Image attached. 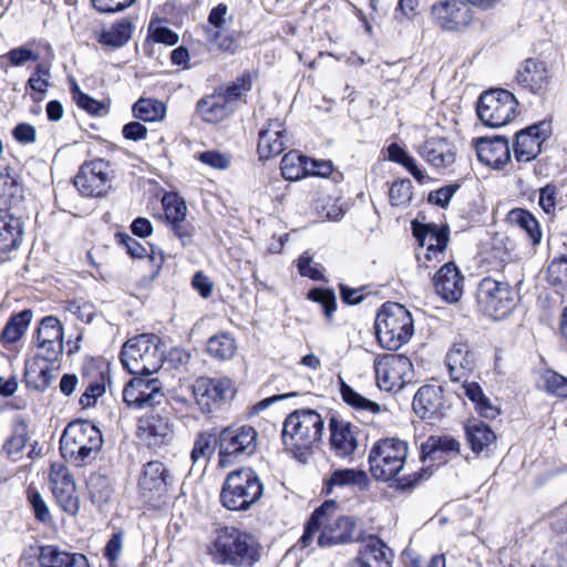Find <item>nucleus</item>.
Returning <instances> with one entry per match:
<instances>
[{
	"mask_svg": "<svg viewBox=\"0 0 567 567\" xmlns=\"http://www.w3.org/2000/svg\"><path fill=\"white\" fill-rule=\"evenodd\" d=\"M303 165L306 176L328 177L333 171V166L330 161L316 159L308 156Z\"/></svg>",
	"mask_w": 567,
	"mask_h": 567,
	"instance_id": "obj_64",
	"label": "nucleus"
},
{
	"mask_svg": "<svg viewBox=\"0 0 567 567\" xmlns=\"http://www.w3.org/2000/svg\"><path fill=\"white\" fill-rule=\"evenodd\" d=\"M218 463L229 466L237 458L251 456L258 445V433L248 424H233L221 429L217 434Z\"/></svg>",
	"mask_w": 567,
	"mask_h": 567,
	"instance_id": "obj_8",
	"label": "nucleus"
},
{
	"mask_svg": "<svg viewBox=\"0 0 567 567\" xmlns=\"http://www.w3.org/2000/svg\"><path fill=\"white\" fill-rule=\"evenodd\" d=\"M458 183H453L431 190L427 195V202L441 208H447L454 194L460 189Z\"/></svg>",
	"mask_w": 567,
	"mask_h": 567,
	"instance_id": "obj_59",
	"label": "nucleus"
},
{
	"mask_svg": "<svg viewBox=\"0 0 567 567\" xmlns=\"http://www.w3.org/2000/svg\"><path fill=\"white\" fill-rule=\"evenodd\" d=\"M339 392L344 403L361 412L378 414L381 412L379 403L363 396L350 386L342 378H339Z\"/></svg>",
	"mask_w": 567,
	"mask_h": 567,
	"instance_id": "obj_38",
	"label": "nucleus"
},
{
	"mask_svg": "<svg viewBox=\"0 0 567 567\" xmlns=\"http://www.w3.org/2000/svg\"><path fill=\"white\" fill-rule=\"evenodd\" d=\"M28 501L32 507L34 517L37 520L48 524L52 520V516L50 514L49 507L44 502L40 492L34 487L28 488Z\"/></svg>",
	"mask_w": 567,
	"mask_h": 567,
	"instance_id": "obj_56",
	"label": "nucleus"
},
{
	"mask_svg": "<svg viewBox=\"0 0 567 567\" xmlns=\"http://www.w3.org/2000/svg\"><path fill=\"white\" fill-rule=\"evenodd\" d=\"M553 134L551 120H543L538 123H534L526 128L519 130L515 134V142H525V138L536 140L538 142H546Z\"/></svg>",
	"mask_w": 567,
	"mask_h": 567,
	"instance_id": "obj_49",
	"label": "nucleus"
},
{
	"mask_svg": "<svg viewBox=\"0 0 567 567\" xmlns=\"http://www.w3.org/2000/svg\"><path fill=\"white\" fill-rule=\"evenodd\" d=\"M206 350L212 358L224 361L234 357L237 343L230 333L220 332L208 339Z\"/></svg>",
	"mask_w": 567,
	"mask_h": 567,
	"instance_id": "obj_40",
	"label": "nucleus"
},
{
	"mask_svg": "<svg viewBox=\"0 0 567 567\" xmlns=\"http://www.w3.org/2000/svg\"><path fill=\"white\" fill-rule=\"evenodd\" d=\"M195 157L203 164L215 169H227L231 163V155L229 153H221L217 150H209L197 153Z\"/></svg>",
	"mask_w": 567,
	"mask_h": 567,
	"instance_id": "obj_54",
	"label": "nucleus"
},
{
	"mask_svg": "<svg viewBox=\"0 0 567 567\" xmlns=\"http://www.w3.org/2000/svg\"><path fill=\"white\" fill-rule=\"evenodd\" d=\"M252 89V78L249 72H245L233 82L218 86L216 90L225 97L224 100L235 112L239 102H245V96Z\"/></svg>",
	"mask_w": 567,
	"mask_h": 567,
	"instance_id": "obj_31",
	"label": "nucleus"
},
{
	"mask_svg": "<svg viewBox=\"0 0 567 567\" xmlns=\"http://www.w3.org/2000/svg\"><path fill=\"white\" fill-rule=\"evenodd\" d=\"M206 35L209 43L215 44L219 50L234 54L237 50V43L231 35H223L221 31L206 28Z\"/></svg>",
	"mask_w": 567,
	"mask_h": 567,
	"instance_id": "obj_60",
	"label": "nucleus"
},
{
	"mask_svg": "<svg viewBox=\"0 0 567 567\" xmlns=\"http://www.w3.org/2000/svg\"><path fill=\"white\" fill-rule=\"evenodd\" d=\"M4 56L10 66H21L28 62H35L40 58L39 53L32 49L31 44L11 49Z\"/></svg>",
	"mask_w": 567,
	"mask_h": 567,
	"instance_id": "obj_55",
	"label": "nucleus"
},
{
	"mask_svg": "<svg viewBox=\"0 0 567 567\" xmlns=\"http://www.w3.org/2000/svg\"><path fill=\"white\" fill-rule=\"evenodd\" d=\"M368 474L363 470L357 468H339L331 473L330 477L324 482V492L330 494L336 486H358L365 489L369 486Z\"/></svg>",
	"mask_w": 567,
	"mask_h": 567,
	"instance_id": "obj_28",
	"label": "nucleus"
},
{
	"mask_svg": "<svg viewBox=\"0 0 567 567\" xmlns=\"http://www.w3.org/2000/svg\"><path fill=\"white\" fill-rule=\"evenodd\" d=\"M162 205L167 225L186 219L187 207L183 197L175 193H167L163 196Z\"/></svg>",
	"mask_w": 567,
	"mask_h": 567,
	"instance_id": "obj_46",
	"label": "nucleus"
},
{
	"mask_svg": "<svg viewBox=\"0 0 567 567\" xmlns=\"http://www.w3.org/2000/svg\"><path fill=\"white\" fill-rule=\"evenodd\" d=\"M324 421L312 409L296 410L286 417L281 439L288 450H310L321 441Z\"/></svg>",
	"mask_w": 567,
	"mask_h": 567,
	"instance_id": "obj_6",
	"label": "nucleus"
},
{
	"mask_svg": "<svg viewBox=\"0 0 567 567\" xmlns=\"http://www.w3.org/2000/svg\"><path fill=\"white\" fill-rule=\"evenodd\" d=\"M28 440V424L21 417H16L11 426V434L2 445V450L12 462H17L23 457Z\"/></svg>",
	"mask_w": 567,
	"mask_h": 567,
	"instance_id": "obj_30",
	"label": "nucleus"
},
{
	"mask_svg": "<svg viewBox=\"0 0 567 567\" xmlns=\"http://www.w3.org/2000/svg\"><path fill=\"white\" fill-rule=\"evenodd\" d=\"M172 484L173 477L164 463L150 461L143 466L138 478V487L144 496L150 494L152 497H161Z\"/></svg>",
	"mask_w": 567,
	"mask_h": 567,
	"instance_id": "obj_20",
	"label": "nucleus"
},
{
	"mask_svg": "<svg viewBox=\"0 0 567 567\" xmlns=\"http://www.w3.org/2000/svg\"><path fill=\"white\" fill-rule=\"evenodd\" d=\"M412 182L409 178L395 181L389 189V198L392 206H404L412 199Z\"/></svg>",
	"mask_w": 567,
	"mask_h": 567,
	"instance_id": "obj_52",
	"label": "nucleus"
},
{
	"mask_svg": "<svg viewBox=\"0 0 567 567\" xmlns=\"http://www.w3.org/2000/svg\"><path fill=\"white\" fill-rule=\"evenodd\" d=\"M355 427L348 421L332 415L329 420L330 449L336 456L341 458L352 457L358 449Z\"/></svg>",
	"mask_w": 567,
	"mask_h": 567,
	"instance_id": "obj_21",
	"label": "nucleus"
},
{
	"mask_svg": "<svg viewBox=\"0 0 567 567\" xmlns=\"http://www.w3.org/2000/svg\"><path fill=\"white\" fill-rule=\"evenodd\" d=\"M166 106L163 102L154 99H140L133 105L134 116L144 122H156L164 118Z\"/></svg>",
	"mask_w": 567,
	"mask_h": 567,
	"instance_id": "obj_42",
	"label": "nucleus"
},
{
	"mask_svg": "<svg viewBox=\"0 0 567 567\" xmlns=\"http://www.w3.org/2000/svg\"><path fill=\"white\" fill-rule=\"evenodd\" d=\"M41 361L43 360L38 354L25 363L24 370V382L27 386L38 392H44L52 384L54 379L52 369L47 363L42 365Z\"/></svg>",
	"mask_w": 567,
	"mask_h": 567,
	"instance_id": "obj_26",
	"label": "nucleus"
},
{
	"mask_svg": "<svg viewBox=\"0 0 567 567\" xmlns=\"http://www.w3.org/2000/svg\"><path fill=\"white\" fill-rule=\"evenodd\" d=\"M433 23L444 31H460L473 21V11L462 0H437L430 9Z\"/></svg>",
	"mask_w": 567,
	"mask_h": 567,
	"instance_id": "obj_12",
	"label": "nucleus"
},
{
	"mask_svg": "<svg viewBox=\"0 0 567 567\" xmlns=\"http://www.w3.org/2000/svg\"><path fill=\"white\" fill-rule=\"evenodd\" d=\"M336 508V501H324L319 507H317L312 512L305 527L317 534L320 527L329 520V513L334 512Z\"/></svg>",
	"mask_w": 567,
	"mask_h": 567,
	"instance_id": "obj_53",
	"label": "nucleus"
},
{
	"mask_svg": "<svg viewBox=\"0 0 567 567\" xmlns=\"http://www.w3.org/2000/svg\"><path fill=\"white\" fill-rule=\"evenodd\" d=\"M476 357L467 343H455L446 354V364L457 367L464 372H472L475 368Z\"/></svg>",
	"mask_w": 567,
	"mask_h": 567,
	"instance_id": "obj_43",
	"label": "nucleus"
},
{
	"mask_svg": "<svg viewBox=\"0 0 567 567\" xmlns=\"http://www.w3.org/2000/svg\"><path fill=\"white\" fill-rule=\"evenodd\" d=\"M466 439L471 450L480 454L496 441V434L489 425L482 421H474L465 426Z\"/></svg>",
	"mask_w": 567,
	"mask_h": 567,
	"instance_id": "obj_33",
	"label": "nucleus"
},
{
	"mask_svg": "<svg viewBox=\"0 0 567 567\" xmlns=\"http://www.w3.org/2000/svg\"><path fill=\"white\" fill-rule=\"evenodd\" d=\"M393 558L392 549L381 538L372 536L367 540L355 559L364 560L368 566H371V560H374L378 564L384 565V567H391Z\"/></svg>",
	"mask_w": 567,
	"mask_h": 567,
	"instance_id": "obj_35",
	"label": "nucleus"
},
{
	"mask_svg": "<svg viewBox=\"0 0 567 567\" xmlns=\"http://www.w3.org/2000/svg\"><path fill=\"white\" fill-rule=\"evenodd\" d=\"M76 488L52 487V493L61 509L71 516H75L80 511V501L75 494Z\"/></svg>",
	"mask_w": 567,
	"mask_h": 567,
	"instance_id": "obj_51",
	"label": "nucleus"
},
{
	"mask_svg": "<svg viewBox=\"0 0 567 567\" xmlns=\"http://www.w3.org/2000/svg\"><path fill=\"white\" fill-rule=\"evenodd\" d=\"M312 257L308 252H303L297 260V268L302 277H308L312 280L326 281V278L318 266H312Z\"/></svg>",
	"mask_w": 567,
	"mask_h": 567,
	"instance_id": "obj_63",
	"label": "nucleus"
},
{
	"mask_svg": "<svg viewBox=\"0 0 567 567\" xmlns=\"http://www.w3.org/2000/svg\"><path fill=\"white\" fill-rule=\"evenodd\" d=\"M518 102L513 93L504 89L484 92L477 102V115L491 127H499L513 120Z\"/></svg>",
	"mask_w": 567,
	"mask_h": 567,
	"instance_id": "obj_10",
	"label": "nucleus"
},
{
	"mask_svg": "<svg viewBox=\"0 0 567 567\" xmlns=\"http://www.w3.org/2000/svg\"><path fill=\"white\" fill-rule=\"evenodd\" d=\"M476 301L485 315L501 320L515 309L517 293L508 282L485 277L478 284Z\"/></svg>",
	"mask_w": 567,
	"mask_h": 567,
	"instance_id": "obj_9",
	"label": "nucleus"
},
{
	"mask_svg": "<svg viewBox=\"0 0 567 567\" xmlns=\"http://www.w3.org/2000/svg\"><path fill=\"white\" fill-rule=\"evenodd\" d=\"M136 434L148 447L158 449L173 439V424L166 413L147 412L138 417Z\"/></svg>",
	"mask_w": 567,
	"mask_h": 567,
	"instance_id": "obj_13",
	"label": "nucleus"
},
{
	"mask_svg": "<svg viewBox=\"0 0 567 567\" xmlns=\"http://www.w3.org/2000/svg\"><path fill=\"white\" fill-rule=\"evenodd\" d=\"M435 292L446 302L454 303L463 295L464 277L458 267L449 261L433 277Z\"/></svg>",
	"mask_w": 567,
	"mask_h": 567,
	"instance_id": "obj_19",
	"label": "nucleus"
},
{
	"mask_svg": "<svg viewBox=\"0 0 567 567\" xmlns=\"http://www.w3.org/2000/svg\"><path fill=\"white\" fill-rule=\"evenodd\" d=\"M133 24L127 19H122L113 23L109 29H104L99 42L111 48H121L131 39Z\"/></svg>",
	"mask_w": 567,
	"mask_h": 567,
	"instance_id": "obj_39",
	"label": "nucleus"
},
{
	"mask_svg": "<svg viewBox=\"0 0 567 567\" xmlns=\"http://www.w3.org/2000/svg\"><path fill=\"white\" fill-rule=\"evenodd\" d=\"M411 360L403 354H388L374 361L377 385L380 390L391 392L400 390L406 383L412 371Z\"/></svg>",
	"mask_w": 567,
	"mask_h": 567,
	"instance_id": "obj_11",
	"label": "nucleus"
},
{
	"mask_svg": "<svg viewBox=\"0 0 567 567\" xmlns=\"http://www.w3.org/2000/svg\"><path fill=\"white\" fill-rule=\"evenodd\" d=\"M412 231L419 246L424 248L429 246L430 251L435 256L443 255L449 241V227L437 226L434 223L412 221Z\"/></svg>",
	"mask_w": 567,
	"mask_h": 567,
	"instance_id": "obj_22",
	"label": "nucleus"
},
{
	"mask_svg": "<svg viewBox=\"0 0 567 567\" xmlns=\"http://www.w3.org/2000/svg\"><path fill=\"white\" fill-rule=\"evenodd\" d=\"M409 454L408 443L398 437L378 440L370 450V473L377 481L394 480L403 470Z\"/></svg>",
	"mask_w": 567,
	"mask_h": 567,
	"instance_id": "obj_7",
	"label": "nucleus"
},
{
	"mask_svg": "<svg viewBox=\"0 0 567 567\" xmlns=\"http://www.w3.org/2000/svg\"><path fill=\"white\" fill-rule=\"evenodd\" d=\"M506 220L523 230L532 246L540 244L543 234L539 223L530 212L524 208H514L507 214Z\"/></svg>",
	"mask_w": 567,
	"mask_h": 567,
	"instance_id": "obj_27",
	"label": "nucleus"
},
{
	"mask_svg": "<svg viewBox=\"0 0 567 567\" xmlns=\"http://www.w3.org/2000/svg\"><path fill=\"white\" fill-rule=\"evenodd\" d=\"M413 411L422 420L431 422L444 416L446 404L443 399V389L440 385H423L414 394Z\"/></svg>",
	"mask_w": 567,
	"mask_h": 567,
	"instance_id": "obj_18",
	"label": "nucleus"
},
{
	"mask_svg": "<svg viewBox=\"0 0 567 567\" xmlns=\"http://www.w3.org/2000/svg\"><path fill=\"white\" fill-rule=\"evenodd\" d=\"M458 441L451 435H431L421 444L420 457L422 461H441L445 454L457 452Z\"/></svg>",
	"mask_w": 567,
	"mask_h": 567,
	"instance_id": "obj_25",
	"label": "nucleus"
},
{
	"mask_svg": "<svg viewBox=\"0 0 567 567\" xmlns=\"http://www.w3.org/2000/svg\"><path fill=\"white\" fill-rule=\"evenodd\" d=\"M477 158L484 165L499 169L511 159L509 144H473Z\"/></svg>",
	"mask_w": 567,
	"mask_h": 567,
	"instance_id": "obj_32",
	"label": "nucleus"
},
{
	"mask_svg": "<svg viewBox=\"0 0 567 567\" xmlns=\"http://www.w3.org/2000/svg\"><path fill=\"white\" fill-rule=\"evenodd\" d=\"M161 339L154 333H142L128 339L122 347L120 359L125 370L134 375H151L163 364Z\"/></svg>",
	"mask_w": 567,
	"mask_h": 567,
	"instance_id": "obj_4",
	"label": "nucleus"
},
{
	"mask_svg": "<svg viewBox=\"0 0 567 567\" xmlns=\"http://www.w3.org/2000/svg\"><path fill=\"white\" fill-rule=\"evenodd\" d=\"M35 340L43 362L56 361L63 352V327L60 320L54 316L42 318L35 330Z\"/></svg>",
	"mask_w": 567,
	"mask_h": 567,
	"instance_id": "obj_15",
	"label": "nucleus"
},
{
	"mask_svg": "<svg viewBox=\"0 0 567 567\" xmlns=\"http://www.w3.org/2000/svg\"><path fill=\"white\" fill-rule=\"evenodd\" d=\"M206 553L213 563L231 567H252L261 558V547L255 536L234 526L216 528Z\"/></svg>",
	"mask_w": 567,
	"mask_h": 567,
	"instance_id": "obj_1",
	"label": "nucleus"
},
{
	"mask_svg": "<svg viewBox=\"0 0 567 567\" xmlns=\"http://www.w3.org/2000/svg\"><path fill=\"white\" fill-rule=\"evenodd\" d=\"M547 280L553 286L567 284V256H560L551 260L547 267Z\"/></svg>",
	"mask_w": 567,
	"mask_h": 567,
	"instance_id": "obj_57",
	"label": "nucleus"
},
{
	"mask_svg": "<svg viewBox=\"0 0 567 567\" xmlns=\"http://www.w3.org/2000/svg\"><path fill=\"white\" fill-rule=\"evenodd\" d=\"M192 390L203 413H210L216 404L225 402L234 394L233 383L228 378H198Z\"/></svg>",
	"mask_w": 567,
	"mask_h": 567,
	"instance_id": "obj_14",
	"label": "nucleus"
},
{
	"mask_svg": "<svg viewBox=\"0 0 567 567\" xmlns=\"http://www.w3.org/2000/svg\"><path fill=\"white\" fill-rule=\"evenodd\" d=\"M309 300L318 302L322 307L323 315L331 319L337 309V296L333 289L316 287L308 291Z\"/></svg>",
	"mask_w": 567,
	"mask_h": 567,
	"instance_id": "obj_50",
	"label": "nucleus"
},
{
	"mask_svg": "<svg viewBox=\"0 0 567 567\" xmlns=\"http://www.w3.org/2000/svg\"><path fill=\"white\" fill-rule=\"evenodd\" d=\"M138 379L141 380L142 385L140 386L142 409L146 406L154 408L156 405H159L162 401L165 399L161 381L156 378Z\"/></svg>",
	"mask_w": 567,
	"mask_h": 567,
	"instance_id": "obj_45",
	"label": "nucleus"
},
{
	"mask_svg": "<svg viewBox=\"0 0 567 567\" xmlns=\"http://www.w3.org/2000/svg\"><path fill=\"white\" fill-rule=\"evenodd\" d=\"M89 497L97 507L107 504L114 492L113 480L100 472L92 473L86 481Z\"/></svg>",
	"mask_w": 567,
	"mask_h": 567,
	"instance_id": "obj_34",
	"label": "nucleus"
},
{
	"mask_svg": "<svg viewBox=\"0 0 567 567\" xmlns=\"http://www.w3.org/2000/svg\"><path fill=\"white\" fill-rule=\"evenodd\" d=\"M264 493V484L250 467L230 472L221 486L220 503L228 511L245 512L257 503Z\"/></svg>",
	"mask_w": 567,
	"mask_h": 567,
	"instance_id": "obj_5",
	"label": "nucleus"
},
{
	"mask_svg": "<svg viewBox=\"0 0 567 567\" xmlns=\"http://www.w3.org/2000/svg\"><path fill=\"white\" fill-rule=\"evenodd\" d=\"M224 99L217 90L200 99L197 103L199 116L207 123H218L227 118L234 111Z\"/></svg>",
	"mask_w": 567,
	"mask_h": 567,
	"instance_id": "obj_24",
	"label": "nucleus"
},
{
	"mask_svg": "<svg viewBox=\"0 0 567 567\" xmlns=\"http://www.w3.org/2000/svg\"><path fill=\"white\" fill-rule=\"evenodd\" d=\"M102 444V433L93 422L75 420L62 432L60 453L65 461L82 466L95 458Z\"/></svg>",
	"mask_w": 567,
	"mask_h": 567,
	"instance_id": "obj_2",
	"label": "nucleus"
},
{
	"mask_svg": "<svg viewBox=\"0 0 567 567\" xmlns=\"http://www.w3.org/2000/svg\"><path fill=\"white\" fill-rule=\"evenodd\" d=\"M357 525L353 517L341 516L332 525L326 526L318 537L320 547L348 544L358 539Z\"/></svg>",
	"mask_w": 567,
	"mask_h": 567,
	"instance_id": "obj_23",
	"label": "nucleus"
},
{
	"mask_svg": "<svg viewBox=\"0 0 567 567\" xmlns=\"http://www.w3.org/2000/svg\"><path fill=\"white\" fill-rule=\"evenodd\" d=\"M217 434L208 432H202L197 435L194 442L193 450L190 452V458L193 463H197L199 460L207 462L217 450Z\"/></svg>",
	"mask_w": 567,
	"mask_h": 567,
	"instance_id": "obj_47",
	"label": "nucleus"
},
{
	"mask_svg": "<svg viewBox=\"0 0 567 567\" xmlns=\"http://www.w3.org/2000/svg\"><path fill=\"white\" fill-rule=\"evenodd\" d=\"M24 200V187L18 175H12L8 169L2 174V204L9 209L18 208Z\"/></svg>",
	"mask_w": 567,
	"mask_h": 567,
	"instance_id": "obj_41",
	"label": "nucleus"
},
{
	"mask_svg": "<svg viewBox=\"0 0 567 567\" xmlns=\"http://www.w3.org/2000/svg\"><path fill=\"white\" fill-rule=\"evenodd\" d=\"M106 164L103 161L84 163L73 179V184L81 195L99 197L105 193L109 179L105 172Z\"/></svg>",
	"mask_w": 567,
	"mask_h": 567,
	"instance_id": "obj_17",
	"label": "nucleus"
},
{
	"mask_svg": "<svg viewBox=\"0 0 567 567\" xmlns=\"http://www.w3.org/2000/svg\"><path fill=\"white\" fill-rule=\"evenodd\" d=\"M286 137V126L279 120L269 121L267 126L259 131V142H278Z\"/></svg>",
	"mask_w": 567,
	"mask_h": 567,
	"instance_id": "obj_62",
	"label": "nucleus"
},
{
	"mask_svg": "<svg viewBox=\"0 0 567 567\" xmlns=\"http://www.w3.org/2000/svg\"><path fill=\"white\" fill-rule=\"evenodd\" d=\"M68 554L56 545H41L35 555L39 567H65Z\"/></svg>",
	"mask_w": 567,
	"mask_h": 567,
	"instance_id": "obj_48",
	"label": "nucleus"
},
{
	"mask_svg": "<svg viewBox=\"0 0 567 567\" xmlns=\"http://www.w3.org/2000/svg\"><path fill=\"white\" fill-rule=\"evenodd\" d=\"M50 70L45 64H38L28 80V85L34 92L44 94L49 86Z\"/></svg>",
	"mask_w": 567,
	"mask_h": 567,
	"instance_id": "obj_61",
	"label": "nucleus"
},
{
	"mask_svg": "<svg viewBox=\"0 0 567 567\" xmlns=\"http://www.w3.org/2000/svg\"><path fill=\"white\" fill-rule=\"evenodd\" d=\"M33 318L31 309L14 312L2 328V343H14L25 333Z\"/></svg>",
	"mask_w": 567,
	"mask_h": 567,
	"instance_id": "obj_36",
	"label": "nucleus"
},
{
	"mask_svg": "<svg viewBox=\"0 0 567 567\" xmlns=\"http://www.w3.org/2000/svg\"><path fill=\"white\" fill-rule=\"evenodd\" d=\"M419 154L436 169L450 167L456 158V151L450 144H420Z\"/></svg>",
	"mask_w": 567,
	"mask_h": 567,
	"instance_id": "obj_29",
	"label": "nucleus"
},
{
	"mask_svg": "<svg viewBox=\"0 0 567 567\" xmlns=\"http://www.w3.org/2000/svg\"><path fill=\"white\" fill-rule=\"evenodd\" d=\"M306 158V155L297 151H290L285 154L280 162L282 177L287 181H299L306 177V169H303Z\"/></svg>",
	"mask_w": 567,
	"mask_h": 567,
	"instance_id": "obj_44",
	"label": "nucleus"
},
{
	"mask_svg": "<svg viewBox=\"0 0 567 567\" xmlns=\"http://www.w3.org/2000/svg\"><path fill=\"white\" fill-rule=\"evenodd\" d=\"M374 329L379 344L386 350L396 351L413 336L414 322L404 306L385 302L377 313Z\"/></svg>",
	"mask_w": 567,
	"mask_h": 567,
	"instance_id": "obj_3",
	"label": "nucleus"
},
{
	"mask_svg": "<svg viewBox=\"0 0 567 567\" xmlns=\"http://www.w3.org/2000/svg\"><path fill=\"white\" fill-rule=\"evenodd\" d=\"M2 252L17 249L23 239V223L21 217L8 213L2 217Z\"/></svg>",
	"mask_w": 567,
	"mask_h": 567,
	"instance_id": "obj_37",
	"label": "nucleus"
},
{
	"mask_svg": "<svg viewBox=\"0 0 567 567\" xmlns=\"http://www.w3.org/2000/svg\"><path fill=\"white\" fill-rule=\"evenodd\" d=\"M516 82L530 93L543 95L550 87L551 74L546 62L530 58L517 70Z\"/></svg>",
	"mask_w": 567,
	"mask_h": 567,
	"instance_id": "obj_16",
	"label": "nucleus"
},
{
	"mask_svg": "<svg viewBox=\"0 0 567 567\" xmlns=\"http://www.w3.org/2000/svg\"><path fill=\"white\" fill-rule=\"evenodd\" d=\"M100 380L90 382L85 391L80 396L79 403L83 408H89L95 405L99 398H101L105 392L104 384V372H100Z\"/></svg>",
	"mask_w": 567,
	"mask_h": 567,
	"instance_id": "obj_58",
	"label": "nucleus"
}]
</instances>
